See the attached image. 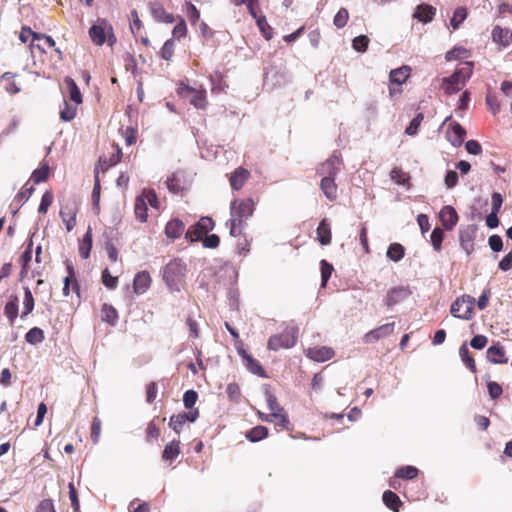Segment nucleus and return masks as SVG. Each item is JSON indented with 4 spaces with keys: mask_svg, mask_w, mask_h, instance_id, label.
<instances>
[{
    "mask_svg": "<svg viewBox=\"0 0 512 512\" xmlns=\"http://www.w3.org/2000/svg\"><path fill=\"white\" fill-rule=\"evenodd\" d=\"M231 218L227 222L229 233L233 237L240 236L247 219L252 216L254 202L252 199H236L231 203Z\"/></svg>",
    "mask_w": 512,
    "mask_h": 512,
    "instance_id": "obj_1",
    "label": "nucleus"
},
{
    "mask_svg": "<svg viewBox=\"0 0 512 512\" xmlns=\"http://www.w3.org/2000/svg\"><path fill=\"white\" fill-rule=\"evenodd\" d=\"M187 272L186 263L175 258L166 264L163 271V279L171 291H179L180 284L184 281Z\"/></svg>",
    "mask_w": 512,
    "mask_h": 512,
    "instance_id": "obj_2",
    "label": "nucleus"
},
{
    "mask_svg": "<svg viewBox=\"0 0 512 512\" xmlns=\"http://www.w3.org/2000/svg\"><path fill=\"white\" fill-rule=\"evenodd\" d=\"M89 36L97 46H102L106 41L112 45L116 41L112 25L102 18H99L96 24L90 27Z\"/></svg>",
    "mask_w": 512,
    "mask_h": 512,
    "instance_id": "obj_3",
    "label": "nucleus"
},
{
    "mask_svg": "<svg viewBox=\"0 0 512 512\" xmlns=\"http://www.w3.org/2000/svg\"><path fill=\"white\" fill-rule=\"evenodd\" d=\"M412 69L408 65H403L399 68L392 69L389 73V97L395 99L402 94V85L408 80Z\"/></svg>",
    "mask_w": 512,
    "mask_h": 512,
    "instance_id": "obj_4",
    "label": "nucleus"
},
{
    "mask_svg": "<svg viewBox=\"0 0 512 512\" xmlns=\"http://www.w3.org/2000/svg\"><path fill=\"white\" fill-rule=\"evenodd\" d=\"M476 300L470 295L457 297L451 304L450 313L453 317L462 320H470L474 317V307Z\"/></svg>",
    "mask_w": 512,
    "mask_h": 512,
    "instance_id": "obj_5",
    "label": "nucleus"
},
{
    "mask_svg": "<svg viewBox=\"0 0 512 512\" xmlns=\"http://www.w3.org/2000/svg\"><path fill=\"white\" fill-rule=\"evenodd\" d=\"M471 73L472 70L470 67H464L457 69L450 77L444 78L443 89L445 93L451 95L460 91Z\"/></svg>",
    "mask_w": 512,
    "mask_h": 512,
    "instance_id": "obj_6",
    "label": "nucleus"
},
{
    "mask_svg": "<svg viewBox=\"0 0 512 512\" xmlns=\"http://www.w3.org/2000/svg\"><path fill=\"white\" fill-rule=\"evenodd\" d=\"M297 337L292 330H284L280 334L273 335L269 338L267 347L269 350L277 351L279 349H288L295 345Z\"/></svg>",
    "mask_w": 512,
    "mask_h": 512,
    "instance_id": "obj_7",
    "label": "nucleus"
},
{
    "mask_svg": "<svg viewBox=\"0 0 512 512\" xmlns=\"http://www.w3.org/2000/svg\"><path fill=\"white\" fill-rule=\"evenodd\" d=\"M412 294L409 286H397L390 288L383 302L387 306V308L391 309L395 305L402 303L404 300L408 299Z\"/></svg>",
    "mask_w": 512,
    "mask_h": 512,
    "instance_id": "obj_8",
    "label": "nucleus"
},
{
    "mask_svg": "<svg viewBox=\"0 0 512 512\" xmlns=\"http://www.w3.org/2000/svg\"><path fill=\"white\" fill-rule=\"evenodd\" d=\"M341 162V158L333 154L326 161H324L317 167L316 173L318 176H321L322 178H326L328 176L335 178L338 172L340 171Z\"/></svg>",
    "mask_w": 512,
    "mask_h": 512,
    "instance_id": "obj_9",
    "label": "nucleus"
},
{
    "mask_svg": "<svg viewBox=\"0 0 512 512\" xmlns=\"http://www.w3.org/2000/svg\"><path fill=\"white\" fill-rule=\"evenodd\" d=\"M394 329H395L394 322L380 325V326L370 330L369 332H367L363 336L362 340L365 344H372V343L378 342L379 340L390 336L394 332Z\"/></svg>",
    "mask_w": 512,
    "mask_h": 512,
    "instance_id": "obj_10",
    "label": "nucleus"
},
{
    "mask_svg": "<svg viewBox=\"0 0 512 512\" xmlns=\"http://www.w3.org/2000/svg\"><path fill=\"white\" fill-rule=\"evenodd\" d=\"M78 210V204L75 201H67L61 206L59 214L68 232L76 226Z\"/></svg>",
    "mask_w": 512,
    "mask_h": 512,
    "instance_id": "obj_11",
    "label": "nucleus"
},
{
    "mask_svg": "<svg viewBox=\"0 0 512 512\" xmlns=\"http://www.w3.org/2000/svg\"><path fill=\"white\" fill-rule=\"evenodd\" d=\"M67 276L64 278L63 295L69 296L72 290L78 297H80V286L76 278V273L73 265L70 262L66 263Z\"/></svg>",
    "mask_w": 512,
    "mask_h": 512,
    "instance_id": "obj_12",
    "label": "nucleus"
},
{
    "mask_svg": "<svg viewBox=\"0 0 512 512\" xmlns=\"http://www.w3.org/2000/svg\"><path fill=\"white\" fill-rule=\"evenodd\" d=\"M476 231L477 228L474 225H469L465 229L460 230V245L465 250L467 255H470L474 251V239L476 236Z\"/></svg>",
    "mask_w": 512,
    "mask_h": 512,
    "instance_id": "obj_13",
    "label": "nucleus"
},
{
    "mask_svg": "<svg viewBox=\"0 0 512 512\" xmlns=\"http://www.w3.org/2000/svg\"><path fill=\"white\" fill-rule=\"evenodd\" d=\"M335 352L327 346H315L306 350V356L316 362H325L333 358Z\"/></svg>",
    "mask_w": 512,
    "mask_h": 512,
    "instance_id": "obj_14",
    "label": "nucleus"
},
{
    "mask_svg": "<svg viewBox=\"0 0 512 512\" xmlns=\"http://www.w3.org/2000/svg\"><path fill=\"white\" fill-rule=\"evenodd\" d=\"M465 136L466 130L458 122H453L449 125L447 139L454 147L461 146Z\"/></svg>",
    "mask_w": 512,
    "mask_h": 512,
    "instance_id": "obj_15",
    "label": "nucleus"
},
{
    "mask_svg": "<svg viewBox=\"0 0 512 512\" xmlns=\"http://www.w3.org/2000/svg\"><path fill=\"white\" fill-rule=\"evenodd\" d=\"M440 221L446 230H452L458 222V214L452 206H444L439 213Z\"/></svg>",
    "mask_w": 512,
    "mask_h": 512,
    "instance_id": "obj_16",
    "label": "nucleus"
},
{
    "mask_svg": "<svg viewBox=\"0 0 512 512\" xmlns=\"http://www.w3.org/2000/svg\"><path fill=\"white\" fill-rule=\"evenodd\" d=\"M492 39L503 48H507L512 44V31L508 28L495 26L492 30Z\"/></svg>",
    "mask_w": 512,
    "mask_h": 512,
    "instance_id": "obj_17",
    "label": "nucleus"
},
{
    "mask_svg": "<svg viewBox=\"0 0 512 512\" xmlns=\"http://www.w3.org/2000/svg\"><path fill=\"white\" fill-rule=\"evenodd\" d=\"M181 90L191 94L190 102L195 108L204 109L207 106L205 90H197L187 85L181 87Z\"/></svg>",
    "mask_w": 512,
    "mask_h": 512,
    "instance_id": "obj_18",
    "label": "nucleus"
},
{
    "mask_svg": "<svg viewBox=\"0 0 512 512\" xmlns=\"http://www.w3.org/2000/svg\"><path fill=\"white\" fill-rule=\"evenodd\" d=\"M152 282L151 276L147 271L138 272L133 280V290L136 294H144Z\"/></svg>",
    "mask_w": 512,
    "mask_h": 512,
    "instance_id": "obj_19",
    "label": "nucleus"
},
{
    "mask_svg": "<svg viewBox=\"0 0 512 512\" xmlns=\"http://www.w3.org/2000/svg\"><path fill=\"white\" fill-rule=\"evenodd\" d=\"M487 359L494 364H505L508 362L504 347L498 342L490 346L487 351Z\"/></svg>",
    "mask_w": 512,
    "mask_h": 512,
    "instance_id": "obj_20",
    "label": "nucleus"
},
{
    "mask_svg": "<svg viewBox=\"0 0 512 512\" xmlns=\"http://www.w3.org/2000/svg\"><path fill=\"white\" fill-rule=\"evenodd\" d=\"M249 177L250 172L247 169L243 167H238L235 169L229 178L232 189L240 190L244 186L245 182L249 179Z\"/></svg>",
    "mask_w": 512,
    "mask_h": 512,
    "instance_id": "obj_21",
    "label": "nucleus"
},
{
    "mask_svg": "<svg viewBox=\"0 0 512 512\" xmlns=\"http://www.w3.org/2000/svg\"><path fill=\"white\" fill-rule=\"evenodd\" d=\"M151 14L155 20L164 23H173L175 18L173 14L168 13L163 5L159 2L151 3L150 5Z\"/></svg>",
    "mask_w": 512,
    "mask_h": 512,
    "instance_id": "obj_22",
    "label": "nucleus"
},
{
    "mask_svg": "<svg viewBox=\"0 0 512 512\" xmlns=\"http://www.w3.org/2000/svg\"><path fill=\"white\" fill-rule=\"evenodd\" d=\"M185 229L184 223L178 219H171L165 226V234L168 238L175 240L181 237Z\"/></svg>",
    "mask_w": 512,
    "mask_h": 512,
    "instance_id": "obj_23",
    "label": "nucleus"
},
{
    "mask_svg": "<svg viewBox=\"0 0 512 512\" xmlns=\"http://www.w3.org/2000/svg\"><path fill=\"white\" fill-rule=\"evenodd\" d=\"M320 189L322 190L323 194L326 196V198L330 201H335L337 199V184L335 183V178L332 177H326L322 178L320 182Z\"/></svg>",
    "mask_w": 512,
    "mask_h": 512,
    "instance_id": "obj_24",
    "label": "nucleus"
},
{
    "mask_svg": "<svg viewBox=\"0 0 512 512\" xmlns=\"http://www.w3.org/2000/svg\"><path fill=\"white\" fill-rule=\"evenodd\" d=\"M317 240L320 242L321 245L326 246L331 243L332 240V233H331V227L326 218L322 219L319 223L317 229Z\"/></svg>",
    "mask_w": 512,
    "mask_h": 512,
    "instance_id": "obj_25",
    "label": "nucleus"
},
{
    "mask_svg": "<svg viewBox=\"0 0 512 512\" xmlns=\"http://www.w3.org/2000/svg\"><path fill=\"white\" fill-rule=\"evenodd\" d=\"M436 14V8L429 4H420L417 6L414 17L420 22H431Z\"/></svg>",
    "mask_w": 512,
    "mask_h": 512,
    "instance_id": "obj_26",
    "label": "nucleus"
},
{
    "mask_svg": "<svg viewBox=\"0 0 512 512\" xmlns=\"http://www.w3.org/2000/svg\"><path fill=\"white\" fill-rule=\"evenodd\" d=\"M180 453V441L174 439L165 445L164 450L162 452V459L166 462L171 463L180 455Z\"/></svg>",
    "mask_w": 512,
    "mask_h": 512,
    "instance_id": "obj_27",
    "label": "nucleus"
},
{
    "mask_svg": "<svg viewBox=\"0 0 512 512\" xmlns=\"http://www.w3.org/2000/svg\"><path fill=\"white\" fill-rule=\"evenodd\" d=\"M164 421H165V418L160 419L159 417H155L147 424V427L145 430L146 442L152 443L153 441H155L159 438V436H160L159 424L163 423Z\"/></svg>",
    "mask_w": 512,
    "mask_h": 512,
    "instance_id": "obj_28",
    "label": "nucleus"
},
{
    "mask_svg": "<svg viewBox=\"0 0 512 512\" xmlns=\"http://www.w3.org/2000/svg\"><path fill=\"white\" fill-rule=\"evenodd\" d=\"M19 299L16 295H12L4 308V314L8 318L11 325L14 324L18 316Z\"/></svg>",
    "mask_w": 512,
    "mask_h": 512,
    "instance_id": "obj_29",
    "label": "nucleus"
},
{
    "mask_svg": "<svg viewBox=\"0 0 512 512\" xmlns=\"http://www.w3.org/2000/svg\"><path fill=\"white\" fill-rule=\"evenodd\" d=\"M382 499L384 504L393 512H398L402 506L399 496L391 490L385 491Z\"/></svg>",
    "mask_w": 512,
    "mask_h": 512,
    "instance_id": "obj_30",
    "label": "nucleus"
},
{
    "mask_svg": "<svg viewBox=\"0 0 512 512\" xmlns=\"http://www.w3.org/2000/svg\"><path fill=\"white\" fill-rule=\"evenodd\" d=\"M64 82H65L68 92H69V99L76 105L81 104L82 103V95H81L80 89L77 86L74 79H72L71 77H66Z\"/></svg>",
    "mask_w": 512,
    "mask_h": 512,
    "instance_id": "obj_31",
    "label": "nucleus"
},
{
    "mask_svg": "<svg viewBox=\"0 0 512 512\" xmlns=\"http://www.w3.org/2000/svg\"><path fill=\"white\" fill-rule=\"evenodd\" d=\"M147 210L148 209L145 197L142 195L136 197L134 205V213L136 218L141 222H146L148 217Z\"/></svg>",
    "mask_w": 512,
    "mask_h": 512,
    "instance_id": "obj_32",
    "label": "nucleus"
},
{
    "mask_svg": "<svg viewBox=\"0 0 512 512\" xmlns=\"http://www.w3.org/2000/svg\"><path fill=\"white\" fill-rule=\"evenodd\" d=\"M118 312L117 310L109 304H103L101 308V319L104 322H107L110 325H115L118 321Z\"/></svg>",
    "mask_w": 512,
    "mask_h": 512,
    "instance_id": "obj_33",
    "label": "nucleus"
},
{
    "mask_svg": "<svg viewBox=\"0 0 512 512\" xmlns=\"http://www.w3.org/2000/svg\"><path fill=\"white\" fill-rule=\"evenodd\" d=\"M459 355L465 366L472 372H477V367L474 358L470 355L467 344L463 343L459 349Z\"/></svg>",
    "mask_w": 512,
    "mask_h": 512,
    "instance_id": "obj_34",
    "label": "nucleus"
},
{
    "mask_svg": "<svg viewBox=\"0 0 512 512\" xmlns=\"http://www.w3.org/2000/svg\"><path fill=\"white\" fill-rule=\"evenodd\" d=\"M419 474V470L411 465L402 466L395 472V477L404 480H412Z\"/></svg>",
    "mask_w": 512,
    "mask_h": 512,
    "instance_id": "obj_35",
    "label": "nucleus"
},
{
    "mask_svg": "<svg viewBox=\"0 0 512 512\" xmlns=\"http://www.w3.org/2000/svg\"><path fill=\"white\" fill-rule=\"evenodd\" d=\"M267 435L268 429L265 426L258 425L246 433V438L251 442H257L266 438Z\"/></svg>",
    "mask_w": 512,
    "mask_h": 512,
    "instance_id": "obj_36",
    "label": "nucleus"
},
{
    "mask_svg": "<svg viewBox=\"0 0 512 512\" xmlns=\"http://www.w3.org/2000/svg\"><path fill=\"white\" fill-rule=\"evenodd\" d=\"M468 16L467 9L465 7H458L453 13V17L450 20V24L454 30H457L460 25L466 20Z\"/></svg>",
    "mask_w": 512,
    "mask_h": 512,
    "instance_id": "obj_37",
    "label": "nucleus"
},
{
    "mask_svg": "<svg viewBox=\"0 0 512 512\" xmlns=\"http://www.w3.org/2000/svg\"><path fill=\"white\" fill-rule=\"evenodd\" d=\"M77 107H78V105H76L75 103L70 104L65 99L64 103H63V108L60 110V118L63 121H71L76 116Z\"/></svg>",
    "mask_w": 512,
    "mask_h": 512,
    "instance_id": "obj_38",
    "label": "nucleus"
},
{
    "mask_svg": "<svg viewBox=\"0 0 512 512\" xmlns=\"http://www.w3.org/2000/svg\"><path fill=\"white\" fill-rule=\"evenodd\" d=\"M44 331L38 327L31 328L25 335V340L29 344L36 345L44 341Z\"/></svg>",
    "mask_w": 512,
    "mask_h": 512,
    "instance_id": "obj_39",
    "label": "nucleus"
},
{
    "mask_svg": "<svg viewBox=\"0 0 512 512\" xmlns=\"http://www.w3.org/2000/svg\"><path fill=\"white\" fill-rule=\"evenodd\" d=\"M34 309V297L32 295L31 290L28 287L24 288V298H23V311L21 317L24 318L28 314H30Z\"/></svg>",
    "mask_w": 512,
    "mask_h": 512,
    "instance_id": "obj_40",
    "label": "nucleus"
},
{
    "mask_svg": "<svg viewBox=\"0 0 512 512\" xmlns=\"http://www.w3.org/2000/svg\"><path fill=\"white\" fill-rule=\"evenodd\" d=\"M92 249V235L90 229L83 237L82 243L79 246V254L83 259H87Z\"/></svg>",
    "mask_w": 512,
    "mask_h": 512,
    "instance_id": "obj_41",
    "label": "nucleus"
},
{
    "mask_svg": "<svg viewBox=\"0 0 512 512\" xmlns=\"http://www.w3.org/2000/svg\"><path fill=\"white\" fill-rule=\"evenodd\" d=\"M49 166L47 163H43L38 169L34 170L31 175V180L34 184H39L48 179Z\"/></svg>",
    "mask_w": 512,
    "mask_h": 512,
    "instance_id": "obj_42",
    "label": "nucleus"
},
{
    "mask_svg": "<svg viewBox=\"0 0 512 512\" xmlns=\"http://www.w3.org/2000/svg\"><path fill=\"white\" fill-rule=\"evenodd\" d=\"M404 254L405 249L399 243L391 244L387 250V257L395 262L400 261L404 257Z\"/></svg>",
    "mask_w": 512,
    "mask_h": 512,
    "instance_id": "obj_43",
    "label": "nucleus"
},
{
    "mask_svg": "<svg viewBox=\"0 0 512 512\" xmlns=\"http://www.w3.org/2000/svg\"><path fill=\"white\" fill-rule=\"evenodd\" d=\"M246 368L253 374L260 376V377H267V374L264 370V368L260 365V363L254 359L252 356H250L245 361Z\"/></svg>",
    "mask_w": 512,
    "mask_h": 512,
    "instance_id": "obj_44",
    "label": "nucleus"
},
{
    "mask_svg": "<svg viewBox=\"0 0 512 512\" xmlns=\"http://www.w3.org/2000/svg\"><path fill=\"white\" fill-rule=\"evenodd\" d=\"M255 21L265 39L270 40L272 38V28L268 24L266 17L264 15H260L258 18L255 19Z\"/></svg>",
    "mask_w": 512,
    "mask_h": 512,
    "instance_id": "obj_45",
    "label": "nucleus"
},
{
    "mask_svg": "<svg viewBox=\"0 0 512 512\" xmlns=\"http://www.w3.org/2000/svg\"><path fill=\"white\" fill-rule=\"evenodd\" d=\"M15 74L11 72H5L2 75V79L6 81L5 90L10 94H16L20 91V88L14 81Z\"/></svg>",
    "mask_w": 512,
    "mask_h": 512,
    "instance_id": "obj_46",
    "label": "nucleus"
},
{
    "mask_svg": "<svg viewBox=\"0 0 512 512\" xmlns=\"http://www.w3.org/2000/svg\"><path fill=\"white\" fill-rule=\"evenodd\" d=\"M349 20V12L346 8H340L338 12L335 14L333 19V24L337 28H343L346 26L347 22Z\"/></svg>",
    "mask_w": 512,
    "mask_h": 512,
    "instance_id": "obj_47",
    "label": "nucleus"
},
{
    "mask_svg": "<svg viewBox=\"0 0 512 512\" xmlns=\"http://www.w3.org/2000/svg\"><path fill=\"white\" fill-rule=\"evenodd\" d=\"M424 119L423 113H418L407 126L405 133L409 136H414L418 133L419 127Z\"/></svg>",
    "mask_w": 512,
    "mask_h": 512,
    "instance_id": "obj_48",
    "label": "nucleus"
},
{
    "mask_svg": "<svg viewBox=\"0 0 512 512\" xmlns=\"http://www.w3.org/2000/svg\"><path fill=\"white\" fill-rule=\"evenodd\" d=\"M185 7H186V10H185L186 15H187L191 25H196L200 19V11L191 2H186Z\"/></svg>",
    "mask_w": 512,
    "mask_h": 512,
    "instance_id": "obj_49",
    "label": "nucleus"
},
{
    "mask_svg": "<svg viewBox=\"0 0 512 512\" xmlns=\"http://www.w3.org/2000/svg\"><path fill=\"white\" fill-rule=\"evenodd\" d=\"M206 234L197 227V223L190 226L185 234V237L191 242L202 240Z\"/></svg>",
    "mask_w": 512,
    "mask_h": 512,
    "instance_id": "obj_50",
    "label": "nucleus"
},
{
    "mask_svg": "<svg viewBox=\"0 0 512 512\" xmlns=\"http://www.w3.org/2000/svg\"><path fill=\"white\" fill-rule=\"evenodd\" d=\"M444 238L443 230L439 227L434 228L431 233V244L436 251H440Z\"/></svg>",
    "mask_w": 512,
    "mask_h": 512,
    "instance_id": "obj_51",
    "label": "nucleus"
},
{
    "mask_svg": "<svg viewBox=\"0 0 512 512\" xmlns=\"http://www.w3.org/2000/svg\"><path fill=\"white\" fill-rule=\"evenodd\" d=\"M272 422H274L276 425L281 426L283 429H288L290 421L288 419L287 414L285 413L284 409L282 411H278L276 413H272Z\"/></svg>",
    "mask_w": 512,
    "mask_h": 512,
    "instance_id": "obj_52",
    "label": "nucleus"
},
{
    "mask_svg": "<svg viewBox=\"0 0 512 512\" xmlns=\"http://www.w3.org/2000/svg\"><path fill=\"white\" fill-rule=\"evenodd\" d=\"M33 512H56L54 501L50 498L41 500Z\"/></svg>",
    "mask_w": 512,
    "mask_h": 512,
    "instance_id": "obj_53",
    "label": "nucleus"
},
{
    "mask_svg": "<svg viewBox=\"0 0 512 512\" xmlns=\"http://www.w3.org/2000/svg\"><path fill=\"white\" fill-rule=\"evenodd\" d=\"M370 40L366 35H360L353 39L352 46L358 52H365Z\"/></svg>",
    "mask_w": 512,
    "mask_h": 512,
    "instance_id": "obj_54",
    "label": "nucleus"
},
{
    "mask_svg": "<svg viewBox=\"0 0 512 512\" xmlns=\"http://www.w3.org/2000/svg\"><path fill=\"white\" fill-rule=\"evenodd\" d=\"M184 417L181 413L172 415L169 421V427L172 428L177 434H180L183 425L185 424Z\"/></svg>",
    "mask_w": 512,
    "mask_h": 512,
    "instance_id": "obj_55",
    "label": "nucleus"
},
{
    "mask_svg": "<svg viewBox=\"0 0 512 512\" xmlns=\"http://www.w3.org/2000/svg\"><path fill=\"white\" fill-rule=\"evenodd\" d=\"M174 54V40L168 39L161 48L160 55L163 59L169 61Z\"/></svg>",
    "mask_w": 512,
    "mask_h": 512,
    "instance_id": "obj_56",
    "label": "nucleus"
},
{
    "mask_svg": "<svg viewBox=\"0 0 512 512\" xmlns=\"http://www.w3.org/2000/svg\"><path fill=\"white\" fill-rule=\"evenodd\" d=\"M198 399V394L194 390H187L183 395V403L187 409H193L196 401Z\"/></svg>",
    "mask_w": 512,
    "mask_h": 512,
    "instance_id": "obj_57",
    "label": "nucleus"
},
{
    "mask_svg": "<svg viewBox=\"0 0 512 512\" xmlns=\"http://www.w3.org/2000/svg\"><path fill=\"white\" fill-rule=\"evenodd\" d=\"M129 509H133L132 512H150L151 506L149 502H140L139 499H134L130 502Z\"/></svg>",
    "mask_w": 512,
    "mask_h": 512,
    "instance_id": "obj_58",
    "label": "nucleus"
},
{
    "mask_svg": "<svg viewBox=\"0 0 512 512\" xmlns=\"http://www.w3.org/2000/svg\"><path fill=\"white\" fill-rule=\"evenodd\" d=\"M52 202H53L52 193L50 191H46L41 198V203L39 205L38 212L41 214H45L47 212L48 208L51 206Z\"/></svg>",
    "mask_w": 512,
    "mask_h": 512,
    "instance_id": "obj_59",
    "label": "nucleus"
},
{
    "mask_svg": "<svg viewBox=\"0 0 512 512\" xmlns=\"http://www.w3.org/2000/svg\"><path fill=\"white\" fill-rule=\"evenodd\" d=\"M321 278H322V285L325 286L328 282L329 278L331 277L333 266L329 264L326 260H321Z\"/></svg>",
    "mask_w": 512,
    "mask_h": 512,
    "instance_id": "obj_60",
    "label": "nucleus"
},
{
    "mask_svg": "<svg viewBox=\"0 0 512 512\" xmlns=\"http://www.w3.org/2000/svg\"><path fill=\"white\" fill-rule=\"evenodd\" d=\"M220 244V238L216 234L205 235L202 239V245L205 248L215 249Z\"/></svg>",
    "mask_w": 512,
    "mask_h": 512,
    "instance_id": "obj_61",
    "label": "nucleus"
},
{
    "mask_svg": "<svg viewBox=\"0 0 512 512\" xmlns=\"http://www.w3.org/2000/svg\"><path fill=\"white\" fill-rule=\"evenodd\" d=\"M102 282L107 288L114 289L118 284V279L117 277L112 276L106 268L102 272Z\"/></svg>",
    "mask_w": 512,
    "mask_h": 512,
    "instance_id": "obj_62",
    "label": "nucleus"
},
{
    "mask_svg": "<svg viewBox=\"0 0 512 512\" xmlns=\"http://www.w3.org/2000/svg\"><path fill=\"white\" fill-rule=\"evenodd\" d=\"M166 186L169 191H171L172 193H175V194H177L183 190V188L180 184V181L175 174H173L166 180Z\"/></svg>",
    "mask_w": 512,
    "mask_h": 512,
    "instance_id": "obj_63",
    "label": "nucleus"
},
{
    "mask_svg": "<svg viewBox=\"0 0 512 512\" xmlns=\"http://www.w3.org/2000/svg\"><path fill=\"white\" fill-rule=\"evenodd\" d=\"M197 223V227L202 230L205 234L213 230L215 223L210 217H201Z\"/></svg>",
    "mask_w": 512,
    "mask_h": 512,
    "instance_id": "obj_64",
    "label": "nucleus"
}]
</instances>
